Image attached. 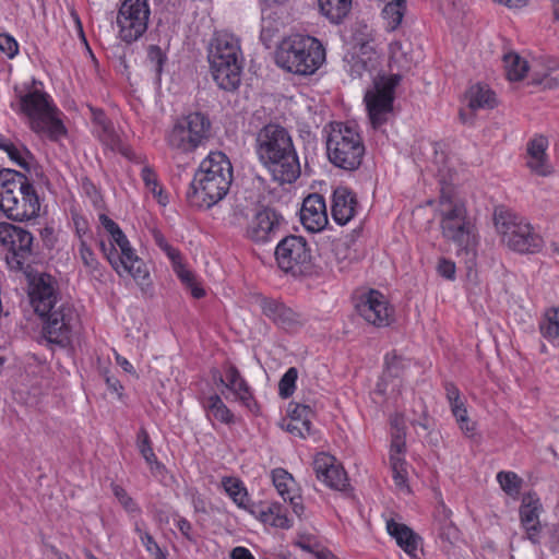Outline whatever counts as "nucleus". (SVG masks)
Segmentation results:
<instances>
[{"mask_svg":"<svg viewBox=\"0 0 559 559\" xmlns=\"http://www.w3.org/2000/svg\"><path fill=\"white\" fill-rule=\"evenodd\" d=\"M148 17L147 0H123L117 15L120 38L126 43L139 39L147 28Z\"/></svg>","mask_w":559,"mask_h":559,"instance_id":"ddd939ff","label":"nucleus"},{"mask_svg":"<svg viewBox=\"0 0 559 559\" xmlns=\"http://www.w3.org/2000/svg\"><path fill=\"white\" fill-rule=\"evenodd\" d=\"M407 361L395 352H391L385 356V369L381 380L376 386V392L381 395L397 394L401 388V377L406 368Z\"/></svg>","mask_w":559,"mask_h":559,"instance_id":"a878e982","label":"nucleus"},{"mask_svg":"<svg viewBox=\"0 0 559 559\" xmlns=\"http://www.w3.org/2000/svg\"><path fill=\"white\" fill-rule=\"evenodd\" d=\"M271 477L276 489H290L296 486V481L292 474L284 468L273 469Z\"/></svg>","mask_w":559,"mask_h":559,"instance_id":"de8ad7c7","label":"nucleus"},{"mask_svg":"<svg viewBox=\"0 0 559 559\" xmlns=\"http://www.w3.org/2000/svg\"><path fill=\"white\" fill-rule=\"evenodd\" d=\"M437 215L442 236L454 243L459 255L465 254L468 264V277L472 276V266L476 260L478 237L475 226L467 216L464 203L444 189L441 192L437 207Z\"/></svg>","mask_w":559,"mask_h":559,"instance_id":"f03ea898","label":"nucleus"},{"mask_svg":"<svg viewBox=\"0 0 559 559\" xmlns=\"http://www.w3.org/2000/svg\"><path fill=\"white\" fill-rule=\"evenodd\" d=\"M391 58L395 61L400 60V55H403V46L401 43L395 41L390 45Z\"/></svg>","mask_w":559,"mask_h":559,"instance_id":"774afa93","label":"nucleus"},{"mask_svg":"<svg viewBox=\"0 0 559 559\" xmlns=\"http://www.w3.org/2000/svg\"><path fill=\"white\" fill-rule=\"evenodd\" d=\"M233 181V167L221 152L211 153L200 165L187 191V200L195 207L210 209L221 201Z\"/></svg>","mask_w":559,"mask_h":559,"instance_id":"7ed1b4c3","label":"nucleus"},{"mask_svg":"<svg viewBox=\"0 0 559 559\" xmlns=\"http://www.w3.org/2000/svg\"><path fill=\"white\" fill-rule=\"evenodd\" d=\"M45 317L43 332L47 341L61 346L68 345L78 323L75 309L67 302H60Z\"/></svg>","mask_w":559,"mask_h":559,"instance_id":"4468645a","label":"nucleus"},{"mask_svg":"<svg viewBox=\"0 0 559 559\" xmlns=\"http://www.w3.org/2000/svg\"><path fill=\"white\" fill-rule=\"evenodd\" d=\"M321 12L333 23H340L349 12L352 0H319Z\"/></svg>","mask_w":559,"mask_h":559,"instance_id":"f704fd0d","label":"nucleus"},{"mask_svg":"<svg viewBox=\"0 0 559 559\" xmlns=\"http://www.w3.org/2000/svg\"><path fill=\"white\" fill-rule=\"evenodd\" d=\"M260 307L263 314L282 329L293 330L306 322V318L301 313L280 300L262 298Z\"/></svg>","mask_w":559,"mask_h":559,"instance_id":"4be33fe9","label":"nucleus"},{"mask_svg":"<svg viewBox=\"0 0 559 559\" xmlns=\"http://www.w3.org/2000/svg\"><path fill=\"white\" fill-rule=\"evenodd\" d=\"M147 60L151 63L154 72L157 75H159L163 71V66L166 60V57H165V53L163 52V50L156 45H151L147 48Z\"/></svg>","mask_w":559,"mask_h":559,"instance_id":"8fccbe9b","label":"nucleus"},{"mask_svg":"<svg viewBox=\"0 0 559 559\" xmlns=\"http://www.w3.org/2000/svg\"><path fill=\"white\" fill-rule=\"evenodd\" d=\"M313 412L309 405L299 403L289 405V419L286 430L295 437L306 438L311 433V418Z\"/></svg>","mask_w":559,"mask_h":559,"instance_id":"c85d7f7f","label":"nucleus"},{"mask_svg":"<svg viewBox=\"0 0 559 559\" xmlns=\"http://www.w3.org/2000/svg\"><path fill=\"white\" fill-rule=\"evenodd\" d=\"M114 355H115L117 365H119L123 369V371L138 378V373L135 372L134 367L127 358L121 356L117 350H114Z\"/></svg>","mask_w":559,"mask_h":559,"instance_id":"13d9d810","label":"nucleus"},{"mask_svg":"<svg viewBox=\"0 0 559 559\" xmlns=\"http://www.w3.org/2000/svg\"><path fill=\"white\" fill-rule=\"evenodd\" d=\"M405 421L403 416L395 415L391 418V445L390 464L393 479L397 487L406 486V462L404 455L406 452L405 443Z\"/></svg>","mask_w":559,"mask_h":559,"instance_id":"f3484780","label":"nucleus"},{"mask_svg":"<svg viewBox=\"0 0 559 559\" xmlns=\"http://www.w3.org/2000/svg\"><path fill=\"white\" fill-rule=\"evenodd\" d=\"M79 257L86 271L90 274H94L98 271L99 262L92 251V249L86 245L84 240H81L79 246Z\"/></svg>","mask_w":559,"mask_h":559,"instance_id":"c03bdc74","label":"nucleus"},{"mask_svg":"<svg viewBox=\"0 0 559 559\" xmlns=\"http://www.w3.org/2000/svg\"><path fill=\"white\" fill-rule=\"evenodd\" d=\"M0 50L9 58H13L19 51V45L12 36L0 34Z\"/></svg>","mask_w":559,"mask_h":559,"instance_id":"5fc2aeb1","label":"nucleus"},{"mask_svg":"<svg viewBox=\"0 0 559 559\" xmlns=\"http://www.w3.org/2000/svg\"><path fill=\"white\" fill-rule=\"evenodd\" d=\"M204 408L207 413V416L211 418L229 425L234 423V415L230 412V409L225 405V403L222 401V399L214 394L207 397Z\"/></svg>","mask_w":559,"mask_h":559,"instance_id":"c9c22d12","label":"nucleus"},{"mask_svg":"<svg viewBox=\"0 0 559 559\" xmlns=\"http://www.w3.org/2000/svg\"><path fill=\"white\" fill-rule=\"evenodd\" d=\"M276 262L284 272H302L311 261L310 249L302 237L288 236L275 249Z\"/></svg>","mask_w":559,"mask_h":559,"instance_id":"2eb2a0df","label":"nucleus"},{"mask_svg":"<svg viewBox=\"0 0 559 559\" xmlns=\"http://www.w3.org/2000/svg\"><path fill=\"white\" fill-rule=\"evenodd\" d=\"M495 226L500 240L520 253H533L542 248L543 240L523 217L509 211L495 213Z\"/></svg>","mask_w":559,"mask_h":559,"instance_id":"9d476101","label":"nucleus"},{"mask_svg":"<svg viewBox=\"0 0 559 559\" xmlns=\"http://www.w3.org/2000/svg\"><path fill=\"white\" fill-rule=\"evenodd\" d=\"M466 98L472 110L491 109L497 104L493 92L487 85L481 84L471 86Z\"/></svg>","mask_w":559,"mask_h":559,"instance_id":"72a5a7b5","label":"nucleus"},{"mask_svg":"<svg viewBox=\"0 0 559 559\" xmlns=\"http://www.w3.org/2000/svg\"><path fill=\"white\" fill-rule=\"evenodd\" d=\"M300 219L311 233L323 230L329 223L324 198L317 193L308 195L302 203Z\"/></svg>","mask_w":559,"mask_h":559,"instance_id":"b1692460","label":"nucleus"},{"mask_svg":"<svg viewBox=\"0 0 559 559\" xmlns=\"http://www.w3.org/2000/svg\"><path fill=\"white\" fill-rule=\"evenodd\" d=\"M364 28L366 32L355 35V51L350 60V73L357 76H361L365 71H372L378 63L376 38L367 26Z\"/></svg>","mask_w":559,"mask_h":559,"instance_id":"6ab92c4d","label":"nucleus"},{"mask_svg":"<svg viewBox=\"0 0 559 559\" xmlns=\"http://www.w3.org/2000/svg\"><path fill=\"white\" fill-rule=\"evenodd\" d=\"M503 62L509 81H521L528 70L527 61L513 52L504 55Z\"/></svg>","mask_w":559,"mask_h":559,"instance_id":"e433bc0d","label":"nucleus"},{"mask_svg":"<svg viewBox=\"0 0 559 559\" xmlns=\"http://www.w3.org/2000/svg\"><path fill=\"white\" fill-rule=\"evenodd\" d=\"M313 469L323 485L332 489L345 488L346 473L334 456L324 452L317 454L313 460Z\"/></svg>","mask_w":559,"mask_h":559,"instance_id":"412c9836","label":"nucleus"},{"mask_svg":"<svg viewBox=\"0 0 559 559\" xmlns=\"http://www.w3.org/2000/svg\"><path fill=\"white\" fill-rule=\"evenodd\" d=\"M231 559H254L252 554L245 547H236L231 550Z\"/></svg>","mask_w":559,"mask_h":559,"instance_id":"e2e57ef3","label":"nucleus"},{"mask_svg":"<svg viewBox=\"0 0 559 559\" xmlns=\"http://www.w3.org/2000/svg\"><path fill=\"white\" fill-rule=\"evenodd\" d=\"M547 140L543 136L533 139L527 146V166L537 175L547 176L550 174V166L546 160Z\"/></svg>","mask_w":559,"mask_h":559,"instance_id":"2f4dec72","label":"nucleus"},{"mask_svg":"<svg viewBox=\"0 0 559 559\" xmlns=\"http://www.w3.org/2000/svg\"><path fill=\"white\" fill-rule=\"evenodd\" d=\"M176 526L179 532L189 540H192V525L182 518H178L175 520Z\"/></svg>","mask_w":559,"mask_h":559,"instance_id":"bf43d9fd","label":"nucleus"},{"mask_svg":"<svg viewBox=\"0 0 559 559\" xmlns=\"http://www.w3.org/2000/svg\"><path fill=\"white\" fill-rule=\"evenodd\" d=\"M284 502H289L295 514L300 516L304 512L301 496L298 491H280Z\"/></svg>","mask_w":559,"mask_h":559,"instance_id":"603ef678","label":"nucleus"},{"mask_svg":"<svg viewBox=\"0 0 559 559\" xmlns=\"http://www.w3.org/2000/svg\"><path fill=\"white\" fill-rule=\"evenodd\" d=\"M249 216V206L243 202L237 201L234 206L235 223L240 224L241 219Z\"/></svg>","mask_w":559,"mask_h":559,"instance_id":"4d7b16f0","label":"nucleus"},{"mask_svg":"<svg viewBox=\"0 0 559 559\" xmlns=\"http://www.w3.org/2000/svg\"><path fill=\"white\" fill-rule=\"evenodd\" d=\"M13 108L22 114L32 131L46 135L50 139H58L64 134V127L59 118V111L50 96L37 88L19 96Z\"/></svg>","mask_w":559,"mask_h":559,"instance_id":"6e6552de","label":"nucleus"},{"mask_svg":"<svg viewBox=\"0 0 559 559\" xmlns=\"http://www.w3.org/2000/svg\"><path fill=\"white\" fill-rule=\"evenodd\" d=\"M254 151L275 181L292 183L299 177V159L292 136L284 127L277 123L262 127L255 134Z\"/></svg>","mask_w":559,"mask_h":559,"instance_id":"f257e3e1","label":"nucleus"},{"mask_svg":"<svg viewBox=\"0 0 559 559\" xmlns=\"http://www.w3.org/2000/svg\"><path fill=\"white\" fill-rule=\"evenodd\" d=\"M540 332L551 342L559 341V309H550L546 312L540 324Z\"/></svg>","mask_w":559,"mask_h":559,"instance_id":"ea45409f","label":"nucleus"},{"mask_svg":"<svg viewBox=\"0 0 559 559\" xmlns=\"http://www.w3.org/2000/svg\"><path fill=\"white\" fill-rule=\"evenodd\" d=\"M141 177L145 183V187L152 192L157 199L158 203L165 205L167 198L163 195V189L159 187L156 174L150 167H143Z\"/></svg>","mask_w":559,"mask_h":559,"instance_id":"a19ab883","label":"nucleus"},{"mask_svg":"<svg viewBox=\"0 0 559 559\" xmlns=\"http://www.w3.org/2000/svg\"><path fill=\"white\" fill-rule=\"evenodd\" d=\"M405 12L404 0H391L382 10L384 20L388 23L390 29H395L402 22Z\"/></svg>","mask_w":559,"mask_h":559,"instance_id":"4c0bfd02","label":"nucleus"},{"mask_svg":"<svg viewBox=\"0 0 559 559\" xmlns=\"http://www.w3.org/2000/svg\"><path fill=\"white\" fill-rule=\"evenodd\" d=\"M171 262L174 271L181 280V282L187 286H192L194 283L193 274L183 266V264L181 263V257L179 255L178 259L171 260Z\"/></svg>","mask_w":559,"mask_h":559,"instance_id":"6e6d98bb","label":"nucleus"},{"mask_svg":"<svg viewBox=\"0 0 559 559\" xmlns=\"http://www.w3.org/2000/svg\"><path fill=\"white\" fill-rule=\"evenodd\" d=\"M222 383L234 393L236 400H238L243 406L250 411L257 408V403L253 400L251 390L247 381L241 377L240 372L235 366H228L226 369V382L223 378L219 379Z\"/></svg>","mask_w":559,"mask_h":559,"instance_id":"c756f323","label":"nucleus"},{"mask_svg":"<svg viewBox=\"0 0 559 559\" xmlns=\"http://www.w3.org/2000/svg\"><path fill=\"white\" fill-rule=\"evenodd\" d=\"M0 243L3 245L21 264L32 253L33 236L22 227L10 223H0Z\"/></svg>","mask_w":559,"mask_h":559,"instance_id":"aec40b11","label":"nucleus"},{"mask_svg":"<svg viewBox=\"0 0 559 559\" xmlns=\"http://www.w3.org/2000/svg\"><path fill=\"white\" fill-rule=\"evenodd\" d=\"M451 412L455 417L460 429L467 436H472L475 429L474 423L471 421L467 415V409L465 407L464 401L457 399L455 402H449Z\"/></svg>","mask_w":559,"mask_h":559,"instance_id":"58836bf2","label":"nucleus"},{"mask_svg":"<svg viewBox=\"0 0 559 559\" xmlns=\"http://www.w3.org/2000/svg\"><path fill=\"white\" fill-rule=\"evenodd\" d=\"M357 200L346 187L334 190L332 199V217L338 225L347 224L355 215Z\"/></svg>","mask_w":559,"mask_h":559,"instance_id":"bb28decb","label":"nucleus"},{"mask_svg":"<svg viewBox=\"0 0 559 559\" xmlns=\"http://www.w3.org/2000/svg\"><path fill=\"white\" fill-rule=\"evenodd\" d=\"M152 235L155 243L167 254L170 260H176L179 258L180 252L167 242L166 238L159 230L153 229Z\"/></svg>","mask_w":559,"mask_h":559,"instance_id":"3c124183","label":"nucleus"},{"mask_svg":"<svg viewBox=\"0 0 559 559\" xmlns=\"http://www.w3.org/2000/svg\"><path fill=\"white\" fill-rule=\"evenodd\" d=\"M297 378L298 371L294 367L283 374L278 383V393L283 399H287L294 393Z\"/></svg>","mask_w":559,"mask_h":559,"instance_id":"79ce46f5","label":"nucleus"},{"mask_svg":"<svg viewBox=\"0 0 559 559\" xmlns=\"http://www.w3.org/2000/svg\"><path fill=\"white\" fill-rule=\"evenodd\" d=\"M106 383H107V386L111 391H114V392H116L118 394H121V391L123 390V386H122V384L120 383V381L117 378H115V377H107L106 378Z\"/></svg>","mask_w":559,"mask_h":559,"instance_id":"338daca9","label":"nucleus"},{"mask_svg":"<svg viewBox=\"0 0 559 559\" xmlns=\"http://www.w3.org/2000/svg\"><path fill=\"white\" fill-rule=\"evenodd\" d=\"M211 122L201 112H191L176 121L167 133L166 143L175 155H188L210 135Z\"/></svg>","mask_w":559,"mask_h":559,"instance_id":"9b49d317","label":"nucleus"},{"mask_svg":"<svg viewBox=\"0 0 559 559\" xmlns=\"http://www.w3.org/2000/svg\"><path fill=\"white\" fill-rule=\"evenodd\" d=\"M241 485H242V483L238 478H235V477H223L222 478V486H223V489H225V490L245 489L243 487H241Z\"/></svg>","mask_w":559,"mask_h":559,"instance_id":"680f3d73","label":"nucleus"},{"mask_svg":"<svg viewBox=\"0 0 559 559\" xmlns=\"http://www.w3.org/2000/svg\"><path fill=\"white\" fill-rule=\"evenodd\" d=\"M138 447H139V450L141 452L142 456L145 459V461L150 465L156 464V466L159 468V465L156 461V456H155L153 449L151 448V444H150L148 433L144 428L140 429V431L138 433Z\"/></svg>","mask_w":559,"mask_h":559,"instance_id":"a18cd8bd","label":"nucleus"},{"mask_svg":"<svg viewBox=\"0 0 559 559\" xmlns=\"http://www.w3.org/2000/svg\"><path fill=\"white\" fill-rule=\"evenodd\" d=\"M29 301L35 312L45 314L57 307L61 301L56 287V281L48 274L41 273L34 276L29 283Z\"/></svg>","mask_w":559,"mask_h":559,"instance_id":"a211bd4d","label":"nucleus"},{"mask_svg":"<svg viewBox=\"0 0 559 559\" xmlns=\"http://www.w3.org/2000/svg\"><path fill=\"white\" fill-rule=\"evenodd\" d=\"M400 81L401 76L397 74L380 76L366 92L364 99L373 128L380 127L388 120V116L393 109L394 90Z\"/></svg>","mask_w":559,"mask_h":559,"instance_id":"f8f14e48","label":"nucleus"},{"mask_svg":"<svg viewBox=\"0 0 559 559\" xmlns=\"http://www.w3.org/2000/svg\"><path fill=\"white\" fill-rule=\"evenodd\" d=\"M542 511L543 506L535 492L528 491L522 497V504L520 507L521 524L525 530L527 538L534 544L538 543L542 532V524L539 522Z\"/></svg>","mask_w":559,"mask_h":559,"instance_id":"5701e85b","label":"nucleus"},{"mask_svg":"<svg viewBox=\"0 0 559 559\" xmlns=\"http://www.w3.org/2000/svg\"><path fill=\"white\" fill-rule=\"evenodd\" d=\"M356 310L366 322L378 328L388 326L393 321V309L378 290L371 289L362 294L356 304Z\"/></svg>","mask_w":559,"mask_h":559,"instance_id":"dca6fc26","label":"nucleus"},{"mask_svg":"<svg viewBox=\"0 0 559 559\" xmlns=\"http://www.w3.org/2000/svg\"><path fill=\"white\" fill-rule=\"evenodd\" d=\"M99 222L110 236L109 243L100 241V249L112 269L120 276L130 275L139 284L145 285L150 275L148 270L131 247L123 231L105 214L99 216Z\"/></svg>","mask_w":559,"mask_h":559,"instance_id":"423d86ee","label":"nucleus"},{"mask_svg":"<svg viewBox=\"0 0 559 559\" xmlns=\"http://www.w3.org/2000/svg\"><path fill=\"white\" fill-rule=\"evenodd\" d=\"M437 272L445 280L453 281L455 278V263L451 260L441 258L437 263Z\"/></svg>","mask_w":559,"mask_h":559,"instance_id":"864d4df0","label":"nucleus"},{"mask_svg":"<svg viewBox=\"0 0 559 559\" xmlns=\"http://www.w3.org/2000/svg\"><path fill=\"white\" fill-rule=\"evenodd\" d=\"M96 133L99 140L110 150L118 151L129 157V148L123 145L120 135L116 132L112 123L106 119L103 112L94 114Z\"/></svg>","mask_w":559,"mask_h":559,"instance_id":"7c9ffc66","label":"nucleus"},{"mask_svg":"<svg viewBox=\"0 0 559 559\" xmlns=\"http://www.w3.org/2000/svg\"><path fill=\"white\" fill-rule=\"evenodd\" d=\"M329 160L344 170L357 169L365 155V145L356 127L334 122L330 124L326 136Z\"/></svg>","mask_w":559,"mask_h":559,"instance_id":"1a4fd4ad","label":"nucleus"},{"mask_svg":"<svg viewBox=\"0 0 559 559\" xmlns=\"http://www.w3.org/2000/svg\"><path fill=\"white\" fill-rule=\"evenodd\" d=\"M141 540L150 554H153L156 549L159 548L158 545L154 542L153 537L150 534H146V533L143 534L141 536Z\"/></svg>","mask_w":559,"mask_h":559,"instance_id":"69168bd1","label":"nucleus"},{"mask_svg":"<svg viewBox=\"0 0 559 559\" xmlns=\"http://www.w3.org/2000/svg\"><path fill=\"white\" fill-rule=\"evenodd\" d=\"M115 495L127 511L134 510V503L127 491H115Z\"/></svg>","mask_w":559,"mask_h":559,"instance_id":"052dcab7","label":"nucleus"},{"mask_svg":"<svg viewBox=\"0 0 559 559\" xmlns=\"http://www.w3.org/2000/svg\"><path fill=\"white\" fill-rule=\"evenodd\" d=\"M280 226V216L270 209L259 210L247 227V237L255 242L271 240Z\"/></svg>","mask_w":559,"mask_h":559,"instance_id":"393cba45","label":"nucleus"},{"mask_svg":"<svg viewBox=\"0 0 559 559\" xmlns=\"http://www.w3.org/2000/svg\"><path fill=\"white\" fill-rule=\"evenodd\" d=\"M444 389L448 402H455L461 399L460 391L453 383H447Z\"/></svg>","mask_w":559,"mask_h":559,"instance_id":"0e129e2a","label":"nucleus"},{"mask_svg":"<svg viewBox=\"0 0 559 559\" xmlns=\"http://www.w3.org/2000/svg\"><path fill=\"white\" fill-rule=\"evenodd\" d=\"M497 480L501 489H520L523 486H535V483L526 484L518 474L514 472H499Z\"/></svg>","mask_w":559,"mask_h":559,"instance_id":"37998d69","label":"nucleus"},{"mask_svg":"<svg viewBox=\"0 0 559 559\" xmlns=\"http://www.w3.org/2000/svg\"><path fill=\"white\" fill-rule=\"evenodd\" d=\"M386 532L408 556L417 558L420 537L411 527L390 519L386 520Z\"/></svg>","mask_w":559,"mask_h":559,"instance_id":"cd10ccee","label":"nucleus"},{"mask_svg":"<svg viewBox=\"0 0 559 559\" xmlns=\"http://www.w3.org/2000/svg\"><path fill=\"white\" fill-rule=\"evenodd\" d=\"M0 210L14 222L29 221L39 215V197L26 176L11 169L0 170Z\"/></svg>","mask_w":559,"mask_h":559,"instance_id":"20e7f679","label":"nucleus"},{"mask_svg":"<svg viewBox=\"0 0 559 559\" xmlns=\"http://www.w3.org/2000/svg\"><path fill=\"white\" fill-rule=\"evenodd\" d=\"M0 147L8 153L11 160L23 168H27L26 158L28 156V152L26 150L19 148L12 143L0 144Z\"/></svg>","mask_w":559,"mask_h":559,"instance_id":"09e8293b","label":"nucleus"},{"mask_svg":"<svg viewBox=\"0 0 559 559\" xmlns=\"http://www.w3.org/2000/svg\"><path fill=\"white\" fill-rule=\"evenodd\" d=\"M228 497L239 507L255 515L254 508H260L262 502H253L248 491H226Z\"/></svg>","mask_w":559,"mask_h":559,"instance_id":"49530a36","label":"nucleus"},{"mask_svg":"<svg viewBox=\"0 0 559 559\" xmlns=\"http://www.w3.org/2000/svg\"><path fill=\"white\" fill-rule=\"evenodd\" d=\"M253 511L257 512L255 516L264 524L285 530L292 526V521L277 502L271 504L262 503L260 508H254Z\"/></svg>","mask_w":559,"mask_h":559,"instance_id":"473e14b6","label":"nucleus"},{"mask_svg":"<svg viewBox=\"0 0 559 559\" xmlns=\"http://www.w3.org/2000/svg\"><path fill=\"white\" fill-rule=\"evenodd\" d=\"M209 62L219 88L233 91L241 76V49L238 38L226 32L216 33L209 48Z\"/></svg>","mask_w":559,"mask_h":559,"instance_id":"0eeeda50","label":"nucleus"},{"mask_svg":"<svg viewBox=\"0 0 559 559\" xmlns=\"http://www.w3.org/2000/svg\"><path fill=\"white\" fill-rule=\"evenodd\" d=\"M322 44L309 35L294 34L284 38L275 51L276 64L298 75L313 74L324 62Z\"/></svg>","mask_w":559,"mask_h":559,"instance_id":"39448f33","label":"nucleus"}]
</instances>
